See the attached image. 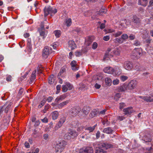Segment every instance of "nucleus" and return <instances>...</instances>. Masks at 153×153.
<instances>
[{
  "label": "nucleus",
  "instance_id": "f257e3e1",
  "mask_svg": "<svg viewBox=\"0 0 153 153\" xmlns=\"http://www.w3.org/2000/svg\"><path fill=\"white\" fill-rule=\"evenodd\" d=\"M93 146H97L95 153H107L105 150L113 147V146L110 143L103 142H95L93 143Z\"/></svg>",
  "mask_w": 153,
  "mask_h": 153
},
{
  "label": "nucleus",
  "instance_id": "f03ea898",
  "mask_svg": "<svg viewBox=\"0 0 153 153\" xmlns=\"http://www.w3.org/2000/svg\"><path fill=\"white\" fill-rule=\"evenodd\" d=\"M44 12L45 16L46 17L50 14H55L57 12V10L56 9L53 8L50 6L47 5L45 6L44 8Z\"/></svg>",
  "mask_w": 153,
  "mask_h": 153
},
{
  "label": "nucleus",
  "instance_id": "7ed1b4c3",
  "mask_svg": "<svg viewBox=\"0 0 153 153\" xmlns=\"http://www.w3.org/2000/svg\"><path fill=\"white\" fill-rule=\"evenodd\" d=\"M142 53L141 49L135 48L132 51L131 58L133 59H138L141 56Z\"/></svg>",
  "mask_w": 153,
  "mask_h": 153
},
{
  "label": "nucleus",
  "instance_id": "20e7f679",
  "mask_svg": "<svg viewBox=\"0 0 153 153\" xmlns=\"http://www.w3.org/2000/svg\"><path fill=\"white\" fill-rule=\"evenodd\" d=\"M66 145V142L64 140H62L57 143L55 148L56 152H62L64 149L65 146Z\"/></svg>",
  "mask_w": 153,
  "mask_h": 153
},
{
  "label": "nucleus",
  "instance_id": "39448f33",
  "mask_svg": "<svg viewBox=\"0 0 153 153\" xmlns=\"http://www.w3.org/2000/svg\"><path fill=\"white\" fill-rule=\"evenodd\" d=\"M123 111L125 115L128 116L131 114L133 112H135V111L133 109L132 107H129L123 109Z\"/></svg>",
  "mask_w": 153,
  "mask_h": 153
},
{
  "label": "nucleus",
  "instance_id": "423d86ee",
  "mask_svg": "<svg viewBox=\"0 0 153 153\" xmlns=\"http://www.w3.org/2000/svg\"><path fill=\"white\" fill-rule=\"evenodd\" d=\"M124 67L126 70H131L133 68V64L129 61H125L124 63Z\"/></svg>",
  "mask_w": 153,
  "mask_h": 153
},
{
  "label": "nucleus",
  "instance_id": "0eeeda50",
  "mask_svg": "<svg viewBox=\"0 0 153 153\" xmlns=\"http://www.w3.org/2000/svg\"><path fill=\"white\" fill-rule=\"evenodd\" d=\"M116 69H113L112 67H106L104 69V71L106 73L109 74H116Z\"/></svg>",
  "mask_w": 153,
  "mask_h": 153
},
{
  "label": "nucleus",
  "instance_id": "6e6552de",
  "mask_svg": "<svg viewBox=\"0 0 153 153\" xmlns=\"http://www.w3.org/2000/svg\"><path fill=\"white\" fill-rule=\"evenodd\" d=\"M12 103L11 102H10L8 105L6 106L7 105L5 104L0 109V111L2 110V111L4 109V112L6 113L10 112L11 111V107L12 105Z\"/></svg>",
  "mask_w": 153,
  "mask_h": 153
},
{
  "label": "nucleus",
  "instance_id": "1a4fd4ad",
  "mask_svg": "<svg viewBox=\"0 0 153 153\" xmlns=\"http://www.w3.org/2000/svg\"><path fill=\"white\" fill-rule=\"evenodd\" d=\"M94 150L91 147H84L81 149L79 153H93Z\"/></svg>",
  "mask_w": 153,
  "mask_h": 153
},
{
  "label": "nucleus",
  "instance_id": "9d476101",
  "mask_svg": "<svg viewBox=\"0 0 153 153\" xmlns=\"http://www.w3.org/2000/svg\"><path fill=\"white\" fill-rule=\"evenodd\" d=\"M137 83V81L135 80H131L128 83L127 85V88L129 89H133L135 87Z\"/></svg>",
  "mask_w": 153,
  "mask_h": 153
},
{
  "label": "nucleus",
  "instance_id": "9b49d317",
  "mask_svg": "<svg viewBox=\"0 0 153 153\" xmlns=\"http://www.w3.org/2000/svg\"><path fill=\"white\" fill-rule=\"evenodd\" d=\"M50 53L49 47L48 46H46L44 48L42 53L43 56L45 58L48 57Z\"/></svg>",
  "mask_w": 153,
  "mask_h": 153
},
{
  "label": "nucleus",
  "instance_id": "f8f14e48",
  "mask_svg": "<svg viewBox=\"0 0 153 153\" xmlns=\"http://www.w3.org/2000/svg\"><path fill=\"white\" fill-rule=\"evenodd\" d=\"M139 98L142 99L147 102H153V98H152L151 96H140Z\"/></svg>",
  "mask_w": 153,
  "mask_h": 153
},
{
  "label": "nucleus",
  "instance_id": "ddd939ff",
  "mask_svg": "<svg viewBox=\"0 0 153 153\" xmlns=\"http://www.w3.org/2000/svg\"><path fill=\"white\" fill-rule=\"evenodd\" d=\"M66 66H63L60 69L59 73L58 74V78L60 79V77H63L62 74L66 71Z\"/></svg>",
  "mask_w": 153,
  "mask_h": 153
},
{
  "label": "nucleus",
  "instance_id": "4468645a",
  "mask_svg": "<svg viewBox=\"0 0 153 153\" xmlns=\"http://www.w3.org/2000/svg\"><path fill=\"white\" fill-rule=\"evenodd\" d=\"M97 125L96 124L93 126H88L86 127L85 129L87 132L90 133L93 132L94 130L95 129Z\"/></svg>",
  "mask_w": 153,
  "mask_h": 153
},
{
  "label": "nucleus",
  "instance_id": "2eb2a0df",
  "mask_svg": "<svg viewBox=\"0 0 153 153\" xmlns=\"http://www.w3.org/2000/svg\"><path fill=\"white\" fill-rule=\"evenodd\" d=\"M79 109L76 108H73L71 109V115L73 117L75 116L79 112Z\"/></svg>",
  "mask_w": 153,
  "mask_h": 153
},
{
  "label": "nucleus",
  "instance_id": "dca6fc26",
  "mask_svg": "<svg viewBox=\"0 0 153 153\" xmlns=\"http://www.w3.org/2000/svg\"><path fill=\"white\" fill-rule=\"evenodd\" d=\"M65 119L64 118H61L58 122V124H56V129H58L60 128L62 126V124L64 123Z\"/></svg>",
  "mask_w": 153,
  "mask_h": 153
},
{
  "label": "nucleus",
  "instance_id": "f3484780",
  "mask_svg": "<svg viewBox=\"0 0 153 153\" xmlns=\"http://www.w3.org/2000/svg\"><path fill=\"white\" fill-rule=\"evenodd\" d=\"M128 20L126 19H124L122 20L120 24V25L122 27V28H125L127 27L128 25Z\"/></svg>",
  "mask_w": 153,
  "mask_h": 153
},
{
  "label": "nucleus",
  "instance_id": "a211bd4d",
  "mask_svg": "<svg viewBox=\"0 0 153 153\" xmlns=\"http://www.w3.org/2000/svg\"><path fill=\"white\" fill-rule=\"evenodd\" d=\"M69 46L71 48V49L73 50L76 47V45L74 42L73 40H70L68 42Z\"/></svg>",
  "mask_w": 153,
  "mask_h": 153
},
{
  "label": "nucleus",
  "instance_id": "6ab92c4d",
  "mask_svg": "<svg viewBox=\"0 0 153 153\" xmlns=\"http://www.w3.org/2000/svg\"><path fill=\"white\" fill-rule=\"evenodd\" d=\"M113 131L111 128L110 127H108L107 128H105L103 131V132L104 133H106L108 134H112Z\"/></svg>",
  "mask_w": 153,
  "mask_h": 153
},
{
  "label": "nucleus",
  "instance_id": "aec40b11",
  "mask_svg": "<svg viewBox=\"0 0 153 153\" xmlns=\"http://www.w3.org/2000/svg\"><path fill=\"white\" fill-rule=\"evenodd\" d=\"M132 21L134 23L137 24L140 22V19L136 16H133Z\"/></svg>",
  "mask_w": 153,
  "mask_h": 153
},
{
  "label": "nucleus",
  "instance_id": "412c9836",
  "mask_svg": "<svg viewBox=\"0 0 153 153\" xmlns=\"http://www.w3.org/2000/svg\"><path fill=\"white\" fill-rule=\"evenodd\" d=\"M111 49L108 48L107 51L105 56H104V59H105L107 57H108L109 56H113V54L110 53H109L111 51Z\"/></svg>",
  "mask_w": 153,
  "mask_h": 153
},
{
  "label": "nucleus",
  "instance_id": "4be33fe9",
  "mask_svg": "<svg viewBox=\"0 0 153 153\" xmlns=\"http://www.w3.org/2000/svg\"><path fill=\"white\" fill-rule=\"evenodd\" d=\"M93 37H89L87 39L85 40V43L88 46H89L93 41Z\"/></svg>",
  "mask_w": 153,
  "mask_h": 153
},
{
  "label": "nucleus",
  "instance_id": "5701e85b",
  "mask_svg": "<svg viewBox=\"0 0 153 153\" xmlns=\"http://www.w3.org/2000/svg\"><path fill=\"white\" fill-rule=\"evenodd\" d=\"M66 97L65 95H62L57 97L56 99L55 102L56 103H58V102L60 100H62L64 99Z\"/></svg>",
  "mask_w": 153,
  "mask_h": 153
},
{
  "label": "nucleus",
  "instance_id": "b1692460",
  "mask_svg": "<svg viewBox=\"0 0 153 153\" xmlns=\"http://www.w3.org/2000/svg\"><path fill=\"white\" fill-rule=\"evenodd\" d=\"M71 138H74L78 135V134L76 131L71 130L69 132Z\"/></svg>",
  "mask_w": 153,
  "mask_h": 153
},
{
  "label": "nucleus",
  "instance_id": "393cba45",
  "mask_svg": "<svg viewBox=\"0 0 153 153\" xmlns=\"http://www.w3.org/2000/svg\"><path fill=\"white\" fill-rule=\"evenodd\" d=\"M52 119L53 120H56L57 119L59 115L58 112L56 111H54L52 113Z\"/></svg>",
  "mask_w": 153,
  "mask_h": 153
},
{
  "label": "nucleus",
  "instance_id": "a878e982",
  "mask_svg": "<svg viewBox=\"0 0 153 153\" xmlns=\"http://www.w3.org/2000/svg\"><path fill=\"white\" fill-rule=\"evenodd\" d=\"M69 102V101L68 100H67L60 103L58 105V108H62L64 106L66 105Z\"/></svg>",
  "mask_w": 153,
  "mask_h": 153
},
{
  "label": "nucleus",
  "instance_id": "bb28decb",
  "mask_svg": "<svg viewBox=\"0 0 153 153\" xmlns=\"http://www.w3.org/2000/svg\"><path fill=\"white\" fill-rule=\"evenodd\" d=\"M97 112L96 109H94L90 114V117L91 118L94 117L97 114Z\"/></svg>",
  "mask_w": 153,
  "mask_h": 153
},
{
  "label": "nucleus",
  "instance_id": "cd10ccee",
  "mask_svg": "<svg viewBox=\"0 0 153 153\" xmlns=\"http://www.w3.org/2000/svg\"><path fill=\"white\" fill-rule=\"evenodd\" d=\"M107 10L105 9L104 7L101 9L97 13V15H102L103 13H105L107 12Z\"/></svg>",
  "mask_w": 153,
  "mask_h": 153
},
{
  "label": "nucleus",
  "instance_id": "c85d7f7f",
  "mask_svg": "<svg viewBox=\"0 0 153 153\" xmlns=\"http://www.w3.org/2000/svg\"><path fill=\"white\" fill-rule=\"evenodd\" d=\"M55 78L53 75H51L49 78L48 82L51 84H52L54 82Z\"/></svg>",
  "mask_w": 153,
  "mask_h": 153
},
{
  "label": "nucleus",
  "instance_id": "c756f323",
  "mask_svg": "<svg viewBox=\"0 0 153 153\" xmlns=\"http://www.w3.org/2000/svg\"><path fill=\"white\" fill-rule=\"evenodd\" d=\"M46 98H44L43 100L39 104L38 106V108H40L42 106H43L46 102Z\"/></svg>",
  "mask_w": 153,
  "mask_h": 153
},
{
  "label": "nucleus",
  "instance_id": "7c9ffc66",
  "mask_svg": "<svg viewBox=\"0 0 153 153\" xmlns=\"http://www.w3.org/2000/svg\"><path fill=\"white\" fill-rule=\"evenodd\" d=\"M54 33L55 36L57 37H59L61 34V32L60 30H57L54 31Z\"/></svg>",
  "mask_w": 153,
  "mask_h": 153
},
{
  "label": "nucleus",
  "instance_id": "2f4dec72",
  "mask_svg": "<svg viewBox=\"0 0 153 153\" xmlns=\"http://www.w3.org/2000/svg\"><path fill=\"white\" fill-rule=\"evenodd\" d=\"M114 42L116 43H122L123 42V39L121 38H116L114 40Z\"/></svg>",
  "mask_w": 153,
  "mask_h": 153
},
{
  "label": "nucleus",
  "instance_id": "473e14b6",
  "mask_svg": "<svg viewBox=\"0 0 153 153\" xmlns=\"http://www.w3.org/2000/svg\"><path fill=\"white\" fill-rule=\"evenodd\" d=\"M72 22L71 19L69 18L67 19L65 21V24L67 27H69L71 26V24Z\"/></svg>",
  "mask_w": 153,
  "mask_h": 153
},
{
  "label": "nucleus",
  "instance_id": "72a5a7b5",
  "mask_svg": "<svg viewBox=\"0 0 153 153\" xmlns=\"http://www.w3.org/2000/svg\"><path fill=\"white\" fill-rule=\"evenodd\" d=\"M138 4L143 6H146L147 5V4L146 2H145V1L143 0H138Z\"/></svg>",
  "mask_w": 153,
  "mask_h": 153
},
{
  "label": "nucleus",
  "instance_id": "f704fd0d",
  "mask_svg": "<svg viewBox=\"0 0 153 153\" xmlns=\"http://www.w3.org/2000/svg\"><path fill=\"white\" fill-rule=\"evenodd\" d=\"M105 80L106 84L107 85H109L111 84L112 81L111 79L108 77H107L105 78Z\"/></svg>",
  "mask_w": 153,
  "mask_h": 153
},
{
  "label": "nucleus",
  "instance_id": "c9c22d12",
  "mask_svg": "<svg viewBox=\"0 0 153 153\" xmlns=\"http://www.w3.org/2000/svg\"><path fill=\"white\" fill-rule=\"evenodd\" d=\"M69 132L65 134L64 136V139L67 140H70L71 138Z\"/></svg>",
  "mask_w": 153,
  "mask_h": 153
},
{
  "label": "nucleus",
  "instance_id": "e433bc0d",
  "mask_svg": "<svg viewBox=\"0 0 153 153\" xmlns=\"http://www.w3.org/2000/svg\"><path fill=\"white\" fill-rule=\"evenodd\" d=\"M36 71H33L31 75L30 78V79L31 81H33L36 78V75H35V73H36Z\"/></svg>",
  "mask_w": 153,
  "mask_h": 153
},
{
  "label": "nucleus",
  "instance_id": "4c0bfd02",
  "mask_svg": "<svg viewBox=\"0 0 153 153\" xmlns=\"http://www.w3.org/2000/svg\"><path fill=\"white\" fill-rule=\"evenodd\" d=\"M126 89V86L125 85L120 86L118 88L119 91L121 92L125 91Z\"/></svg>",
  "mask_w": 153,
  "mask_h": 153
},
{
  "label": "nucleus",
  "instance_id": "58836bf2",
  "mask_svg": "<svg viewBox=\"0 0 153 153\" xmlns=\"http://www.w3.org/2000/svg\"><path fill=\"white\" fill-rule=\"evenodd\" d=\"M82 112L85 115H87L89 112V110H87V107L84 108H83L82 111Z\"/></svg>",
  "mask_w": 153,
  "mask_h": 153
},
{
  "label": "nucleus",
  "instance_id": "ea45409f",
  "mask_svg": "<svg viewBox=\"0 0 153 153\" xmlns=\"http://www.w3.org/2000/svg\"><path fill=\"white\" fill-rule=\"evenodd\" d=\"M65 85L67 87L68 90H70L72 89L73 88V86L70 83L68 82H66L65 83Z\"/></svg>",
  "mask_w": 153,
  "mask_h": 153
},
{
  "label": "nucleus",
  "instance_id": "a19ab883",
  "mask_svg": "<svg viewBox=\"0 0 153 153\" xmlns=\"http://www.w3.org/2000/svg\"><path fill=\"white\" fill-rule=\"evenodd\" d=\"M40 36L43 37L42 38L43 39H44L46 36L45 32L44 30H42L41 31H40Z\"/></svg>",
  "mask_w": 153,
  "mask_h": 153
},
{
  "label": "nucleus",
  "instance_id": "79ce46f5",
  "mask_svg": "<svg viewBox=\"0 0 153 153\" xmlns=\"http://www.w3.org/2000/svg\"><path fill=\"white\" fill-rule=\"evenodd\" d=\"M128 37V36L126 34H123L121 36V38L123 39V41L125 40H126Z\"/></svg>",
  "mask_w": 153,
  "mask_h": 153
},
{
  "label": "nucleus",
  "instance_id": "37998d69",
  "mask_svg": "<svg viewBox=\"0 0 153 153\" xmlns=\"http://www.w3.org/2000/svg\"><path fill=\"white\" fill-rule=\"evenodd\" d=\"M113 54L117 56H119L120 53V51L118 49H115L113 51Z\"/></svg>",
  "mask_w": 153,
  "mask_h": 153
},
{
  "label": "nucleus",
  "instance_id": "c03bdc74",
  "mask_svg": "<svg viewBox=\"0 0 153 153\" xmlns=\"http://www.w3.org/2000/svg\"><path fill=\"white\" fill-rule=\"evenodd\" d=\"M122 33V31H118L117 33H115L113 34V36L115 37H118L121 35Z\"/></svg>",
  "mask_w": 153,
  "mask_h": 153
},
{
  "label": "nucleus",
  "instance_id": "a18cd8bd",
  "mask_svg": "<svg viewBox=\"0 0 153 153\" xmlns=\"http://www.w3.org/2000/svg\"><path fill=\"white\" fill-rule=\"evenodd\" d=\"M23 92V89L22 88H21L19 91V92L18 94V96L19 97H21L22 96Z\"/></svg>",
  "mask_w": 153,
  "mask_h": 153
},
{
  "label": "nucleus",
  "instance_id": "49530a36",
  "mask_svg": "<svg viewBox=\"0 0 153 153\" xmlns=\"http://www.w3.org/2000/svg\"><path fill=\"white\" fill-rule=\"evenodd\" d=\"M27 48L28 49V51L30 52L32 49V45L31 43H27Z\"/></svg>",
  "mask_w": 153,
  "mask_h": 153
},
{
  "label": "nucleus",
  "instance_id": "de8ad7c7",
  "mask_svg": "<svg viewBox=\"0 0 153 153\" xmlns=\"http://www.w3.org/2000/svg\"><path fill=\"white\" fill-rule=\"evenodd\" d=\"M128 78V77L125 76L123 75L120 76V79L122 81H124L127 80Z\"/></svg>",
  "mask_w": 153,
  "mask_h": 153
},
{
  "label": "nucleus",
  "instance_id": "09e8293b",
  "mask_svg": "<svg viewBox=\"0 0 153 153\" xmlns=\"http://www.w3.org/2000/svg\"><path fill=\"white\" fill-rule=\"evenodd\" d=\"M71 67H74V66H77V62L75 60H73L71 61L70 63Z\"/></svg>",
  "mask_w": 153,
  "mask_h": 153
},
{
  "label": "nucleus",
  "instance_id": "8fccbe9b",
  "mask_svg": "<svg viewBox=\"0 0 153 153\" xmlns=\"http://www.w3.org/2000/svg\"><path fill=\"white\" fill-rule=\"evenodd\" d=\"M125 118L123 116H118L117 117V120L121 121L124 120Z\"/></svg>",
  "mask_w": 153,
  "mask_h": 153
},
{
  "label": "nucleus",
  "instance_id": "3c124183",
  "mask_svg": "<svg viewBox=\"0 0 153 153\" xmlns=\"http://www.w3.org/2000/svg\"><path fill=\"white\" fill-rule=\"evenodd\" d=\"M62 91L64 92H66L68 90L66 85H63L62 88Z\"/></svg>",
  "mask_w": 153,
  "mask_h": 153
},
{
  "label": "nucleus",
  "instance_id": "603ef678",
  "mask_svg": "<svg viewBox=\"0 0 153 153\" xmlns=\"http://www.w3.org/2000/svg\"><path fill=\"white\" fill-rule=\"evenodd\" d=\"M49 106L50 105H46L45 106V108L42 111L43 113H45L46 112L47 110L49 109Z\"/></svg>",
  "mask_w": 153,
  "mask_h": 153
},
{
  "label": "nucleus",
  "instance_id": "864d4df0",
  "mask_svg": "<svg viewBox=\"0 0 153 153\" xmlns=\"http://www.w3.org/2000/svg\"><path fill=\"white\" fill-rule=\"evenodd\" d=\"M28 73L26 72L25 73V74L21 78L19 79V81H22L24 79H25L26 77V76L28 75Z\"/></svg>",
  "mask_w": 153,
  "mask_h": 153
},
{
  "label": "nucleus",
  "instance_id": "5fc2aeb1",
  "mask_svg": "<svg viewBox=\"0 0 153 153\" xmlns=\"http://www.w3.org/2000/svg\"><path fill=\"white\" fill-rule=\"evenodd\" d=\"M24 42L25 41L23 40L19 43V45L21 48H22L23 47H24L25 46V44L24 43Z\"/></svg>",
  "mask_w": 153,
  "mask_h": 153
},
{
  "label": "nucleus",
  "instance_id": "6e6d98bb",
  "mask_svg": "<svg viewBox=\"0 0 153 153\" xmlns=\"http://www.w3.org/2000/svg\"><path fill=\"white\" fill-rule=\"evenodd\" d=\"M37 134V132L36 130L35 129L34 130V132H33L32 134V136L35 138H36L38 136Z\"/></svg>",
  "mask_w": 153,
  "mask_h": 153
},
{
  "label": "nucleus",
  "instance_id": "4d7b16f0",
  "mask_svg": "<svg viewBox=\"0 0 153 153\" xmlns=\"http://www.w3.org/2000/svg\"><path fill=\"white\" fill-rule=\"evenodd\" d=\"M97 44L96 42H94L92 45V48L93 49H95L97 48Z\"/></svg>",
  "mask_w": 153,
  "mask_h": 153
},
{
  "label": "nucleus",
  "instance_id": "13d9d810",
  "mask_svg": "<svg viewBox=\"0 0 153 153\" xmlns=\"http://www.w3.org/2000/svg\"><path fill=\"white\" fill-rule=\"evenodd\" d=\"M130 40H134L135 38V36L134 35L131 34L128 37Z\"/></svg>",
  "mask_w": 153,
  "mask_h": 153
},
{
  "label": "nucleus",
  "instance_id": "bf43d9fd",
  "mask_svg": "<svg viewBox=\"0 0 153 153\" xmlns=\"http://www.w3.org/2000/svg\"><path fill=\"white\" fill-rule=\"evenodd\" d=\"M82 52L81 51H76L75 52V55L77 57H79L82 55Z\"/></svg>",
  "mask_w": 153,
  "mask_h": 153
},
{
  "label": "nucleus",
  "instance_id": "052dcab7",
  "mask_svg": "<svg viewBox=\"0 0 153 153\" xmlns=\"http://www.w3.org/2000/svg\"><path fill=\"white\" fill-rule=\"evenodd\" d=\"M120 94L119 93H117L115 94L114 96V99L117 100L119 99L120 97Z\"/></svg>",
  "mask_w": 153,
  "mask_h": 153
},
{
  "label": "nucleus",
  "instance_id": "680f3d73",
  "mask_svg": "<svg viewBox=\"0 0 153 153\" xmlns=\"http://www.w3.org/2000/svg\"><path fill=\"white\" fill-rule=\"evenodd\" d=\"M71 68L74 71H76L79 69V67H78V65L75 66L74 67H71Z\"/></svg>",
  "mask_w": 153,
  "mask_h": 153
},
{
  "label": "nucleus",
  "instance_id": "e2e57ef3",
  "mask_svg": "<svg viewBox=\"0 0 153 153\" xmlns=\"http://www.w3.org/2000/svg\"><path fill=\"white\" fill-rule=\"evenodd\" d=\"M134 45L136 46H140V43L138 41L136 40L134 42Z\"/></svg>",
  "mask_w": 153,
  "mask_h": 153
},
{
  "label": "nucleus",
  "instance_id": "0e129e2a",
  "mask_svg": "<svg viewBox=\"0 0 153 153\" xmlns=\"http://www.w3.org/2000/svg\"><path fill=\"white\" fill-rule=\"evenodd\" d=\"M100 133L99 131H97L96 134V138L97 139H98L100 136Z\"/></svg>",
  "mask_w": 153,
  "mask_h": 153
},
{
  "label": "nucleus",
  "instance_id": "69168bd1",
  "mask_svg": "<svg viewBox=\"0 0 153 153\" xmlns=\"http://www.w3.org/2000/svg\"><path fill=\"white\" fill-rule=\"evenodd\" d=\"M153 6V0H150L149 2V4L148 6V7H150Z\"/></svg>",
  "mask_w": 153,
  "mask_h": 153
},
{
  "label": "nucleus",
  "instance_id": "338daca9",
  "mask_svg": "<svg viewBox=\"0 0 153 153\" xmlns=\"http://www.w3.org/2000/svg\"><path fill=\"white\" fill-rule=\"evenodd\" d=\"M110 39L109 36H104L103 37V40L105 41H108Z\"/></svg>",
  "mask_w": 153,
  "mask_h": 153
},
{
  "label": "nucleus",
  "instance_id": "774afa93",
  "mask_svg": "<svg viewBox=\"0 0 153 153\" xmlns=\"http://www.w3.org/2000/svg\"><path fill=\"white\" fill-rule=\"evenodd\" d=\"M113 83L114 85H117L119 83V80L117 79L114 80L113 81Z\"/></svg>",
  "mask_w": 153,
  "mask_h": 153
}]
</instances>
